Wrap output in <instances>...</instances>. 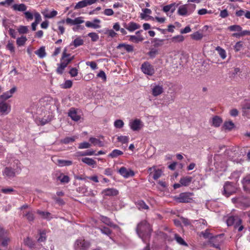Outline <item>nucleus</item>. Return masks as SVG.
Returning a JSON list of instances; mask_svg holds the SVG:
<instances>
[{
	"label": "nucleus",
	"mask_w": 250,
	"mask_h": 250,
	"mask_svg": "<svg viewBox=\"0 0 250 250\" xmlns=\"http://www.w3.org/2000/svg\"><path fill=\"white\" fill-rule=\"evenodd\" d=\"M119 173L125 178H127L129 177H133L135 175V173L132 170L127 169L124 167H122L119 169Z\"/></svg>",
	"instance_id": "7"
},
{
	"label": "nucleus",
	"mask_w": 250,
	"mask_h": 250,
	"mask_svg": "<svg viewBox=\"0 0 250 250\" xmlns=\"http://www.w3.org/2000/svg\"><path fill=\"white\" fill-rule=\"evenodd\" d=\"M72 86V82L70 80H66L62 84V87L65 89L70 88Z\"/></svg>",
	"instance_id": "63"
},
{
	"label": "nucleus",
	"mask_w": 250,
	"mask_h": 250,
	"mask_svg": "<svg viewBox=\"0 0 250 250\" xmlns=\"http://www.w3.org/2000/svg\"><path fill=\"white\" fill-rule=\"evenodd\" d=\"M223 127L225 129L230 130L234 127V124L232 121L225 122Z\"/></svg>",
	"instance_id": "46"
},
{
	"label": "nucleus",
	"mask_w": 250,
	"mask_h": 250,
	"mask_svg": "<svg viewBox=\"0 0 250 250\" xmlns=\"http://www.w3.org/2000/svg\"><path fill=\"white\" fill-rule=\"evenodd\" d=\"M123 154V152L122 151L115 149L112 151V152L108 155V156L111 158H115Z\"/></svg>",
	"instance_id": "30"
},
{
	"label": "nucleus",
	"mask_w": 250,
	"mask_h": 250,
	"mask_svg": "<svg viewBox=\"0 0 250 250\" xmlns=\"http://www.w3.org/2000/svg\"><path fill=\"white\" fill-rule=\"evenodd\" d=\"M22 215L23 217H25L29 222H33L35 219L32 211H23Z\"/></svg>",
	"instance_id": "28"
},
{
	"label": "nucleus",
	"mask_w": 250,
	"mask_h": 250,
	"mask_svg": "<svg viewBox=\"0 0 250 250\" xmlns=\"http://www.w3.org/2000/svg\"><path fill=\"white\" fill-rule=\"evenodd\" d=\"M242 220L241 219L238 220L237 223L235 224L234 228L237 229L238 231L239 232L241 231L244 229V227L242 225Z\"/></svg>",
	"instance_id": "55"
},
{
	"label": "nucleus",
	"mask_w": 250,
	"mask_h": 250,
	"mask_svg": "<svg viewBox=\"0 0 250 250\" xmlns=\"http://www.w3.org/2000/svg\"><path fill=\"white\" fill-rule=\"evenodd\" d=\"M129 126L133 131H139L143 127V125L140 119H136L129 123Z\"/></svg>",
	"instance_id": "8"
},
{
	"label": "nucleus",
	"mask_w": 250,
	"mask_h": 250,
	"mask_svg": "<svg viewBox=\"0 0 250 250\" xmlns=\"http://www.w3.org/2000/svg\"><path fill=\"white\" fill-rule=\"evenodd\" d=\"M164 39L154 38L153 41V45L155 47L162 46L163 44Z\"/></svg>",
	"instance_id": "45"
},
{
	"label": "nucleus",
	"mask_w": 250,
	"mask_h": 250,
	"mask_svg": "<svg viewBox=\"0 0 250 250\" xmlns=\"http://www.w3.org/2000/svg\"><path fill=\"white\" fill-rule=\"evenodd\" d=\"M250 35V30H243V31L238 32V33H233L232 37L236 38H240L245 36Z\"/></svg>",
	"instance_id": "31"
},
{
	"label": "nucleus",
	"mask_w": 250,
	"mask_h": 250,
	"mask_svg": "<svg viewBox=\"0 0 250 250\" xmlns=\"http://www.w3.org/2000/svg\"><path fill=\"white\" fill-rule=\"evenodd\" d=\"M190 37L192 39L199 41L201 40L203 37V35L202 33H200L199 31H196L193 34L190 35Z\"/></svg>",
	"instance_id": "38"
},
{
	"label": "nucleus",
	"mask_w": 250,
	"mask_h": 250,
	"mask_svg": "<svg viewBox=\"0 0 250 250\" xmlns=\"http://www.w3.org/2000/svg\"><path fill=\"white\" fill-rule=\"evenodd\" d=\"M82 161L88 166L94 167L96 165V162L93 159L88 157L83 158Z\"/></svg>",
	"instance_id": "27"
},
{
	"label": "nucleus",
	"mask_w": 250,
	"mask_h": 250,
	"mask_svg": "<svg viewBox=\"0 0 250 250\" xmlns=\"http://www.w3.org/2000/svg\"><path fill=\"white\" fill-rule=\"evenodd\" d=\"M90 146L91 145L89 143L87 142H83L79 144L78 148L79 149H85L89 148Z\"/></svg>",
	"instance_id": "60"
},
{
	"label": "nucleus",
	"mask_w": 250,
	"mask_h": 250,
	"mask_svg": "<svg viewBox=\"0 0 250 250\" xmlns=\"http://www.w3.org/2000/svg\"><path fill=\"white\" fill-rule=\"evenodd\" d=\"M95 154V151L93 150H87L85 151H78L75 155L77 157L84 156H91Z\"/></svg>",
	"instance_id": "26"
},
{
	"label": "nucleus",
	"mask_w": 250,
	"mask_h": 250,
	"mask_svg": "<svg viewBox=\"0 0 250 250\" xmlns=\"http://www.w3.org/2000/svg\"><path fill=\"white\" fill-rule=\"evenodd\" d=\"M68 114V116H69L71 119L74 121H78L81 118L80 116L77 114V111L74 108H70Z\"/></svg>",
	"instance_id": "20"
},
{
	"label": "nucleus",
	"mask_w": 250,
	"mask_h": 250,
	"mask_svg": "<svg viewBox=\"0 0 250 250\" xmlns=\"http://www.w3.org/2000/svg\"><path fill=\"white\" fill-rule=\"evenodd\" d=\"M0 241L3 247H6L10 241V238L8 236V231L3 234L2 236H0Z\"/></svg>",
	"instance_id": "17"
},
{
	"label": "nucleus",
	"mask_w": 250,
	"mask_h": 250,
	"mask_svg": "<svg viewBox=\"0 0 250 250\" xmlns=\"http://www.w3.org/2000/svg\"><path fill=\"white\" fill-rule=\"evenodd\" d=\"M18 30L20 34H26L28 31V28L26 26L21 25Z\"/></svg>",
	"instance_id": "58"
},
{
	"label": "nucleus",
	"mask_w": 250,
	"mask_h": 250,
	"mask_svg": "<svg viewBox=\"0 0 250 250\" xmlns=\"http://www.w3.org/2000/svg\"><path fill=\"white\" fill-rule=\"evenodd\" d=\"M135 230L138 236L146 244L143 250H150L149 241L153 230L152 226L146 220H144L137 224Z\"/></svg>",
	"instance_id": "1"
},
{
	"label": "nucleus",
	"mask_w": 250,
	"mask_h": 250,
	"mask_svg": "<svg viewBox=\"0 0 250 250\" xmlns=\"http://www.w3.org/2000/svg\"><path fill=\"white\" fill-rule=\"evenodd\" d=\"M83 44V41L80 37H78L76 38L73 42V44L74 45L75 47H77L80 45H82Z\"/></svg>",
	"instance_id": "49"
},
{
	"label": "nucleus",
	"mask_w": 250,
	"mask_h": 250,
	"mask_svg": "<svg viewBox=\"0 0 250 250\" xmlns=\"http://www.w3.org/2000/svg\"><path fill=\"white\" fill-rule=\"evenodd\" d=\"M35 53L40 58H43L46 55L45 49L44 46L41 47L39 49L35 52Z\"/></svg>",
	"instance_id": "29"
},
{
	"label": "nucleus",
	"mask_w": 250,
	"mask_h": 250,
	"mask_svg": "<svg viewBox=\"0 0 250 250\" xmlns=\"http://www.w3.org/2000/svg\"><path fill=\"white\" fill-rule=\"evenodd\" d=\"M17 172L18 171L16 170V169L11 167H6L3 171V174L4 176L10 178L15 177Z\"/></svg>",
	"instance_id": "10"
},
{
	"label": "nucleus",
	"mask_w": 250,
	"mask_h": 250,
	"mask_svg": "<svg viewBox=\"0 0 250 250\" xmlns=\"http://www.w3.org/2000/svg\"><path fill=\"white\" fill-rule=\"evenodd\" d=\"M100 230L102 233L106 234L108 236H109L111 234V232H112V231L110 230V229H109L108 228H107L105 227L101 228Z\"/></svg>",
	"instance_id": "62"
},
{
	"label": "nucleus",
	"mask_w": 250,
	"mask_h": 250,
	"mask_svg": "<svg viewBox=\"0 0 250 250\" xmlns=\"http://www.w3.org/2000/svg\"><path fill=\"white\" fill-rule=\"evenodd\" d=\"M75 139H76L75 137H66L61 140V143L64 144H67L70 142H74L75 140Z\"/></svg>",
	"instance_id": "57"
},
{
	"label": "nucleus",
	"mask_w": 250,
	"mask_h": 250,
	"mask_svg": "<svg viewBox=\"0 0 250 250\" xmlns=\"http://www.w3.org/2000/svg\"><path fill=\"white\" fill-rule=\"evenodd\" d=\"M58 179L62 183H68L70 181V178L67 175H64L63 174H61L58 177Z\"/></svg>",
	"instance_id": "43"
},
{
	"label": "nucleus",
	"mask_w": 250,
	"mask_h": 250,
	"mask_svg": "<svg viewBox=\"0 0 250 250\" xmlns=\"http://www.w3.org/2000/svg\"><path fill=\"white\" fill-rule=\"evenodd\" d=\"M100 220L104 223V224H106V225L115 228L116 227V225H115L110 220V219L106 216H104L103 215L100 216Z\"/></svg>",
	"instance_id": "22"
},
{
	"label": "nucleus",
	"mask_w": 250,
	"mask_h": 250,
	"mask_svg": "<svg viewBox=\"0 0 250 250\" xmlns=\"http://www.w3.org/2000/svg\"><path fill=\"white\" fill-rule=\"evenodd\" d=\"M223 121L218 116H215L212 118V125L215 127H219Z\"/></svg>",
	"instance_id": "35"
},
{
	"label": "nucleus",
	"mask_w": 250,
	"mask_h": 250,
	"mask_svg": "<svg viewBox=\"0 0 250 250\" xmlns=\"http://www.w3.org/2000/svg\"><path fill=\"white\" fill-rule=\"evenodd\" d=\"M192 178L190 176H186L181 178L180 180V183L183 186H188L191 182Z\"/></svg>",
	"instance_id": "23"
},
{
	"label": "nucleus",
	"mask_w": 250,
	"mask_h": 250,
	"mask_svg": "<svg viewBox=\"0 0 250 250\" xmlns=\"http://www.w3.org/2000/svg\"><path fill=\"white\" fill-rule=\"evenodd\" d=\"M216 50L218 51V54L222 59H225L226 58V51L220 46H217L216 48Z\"/></svg>",
	"instance_id": "44"
},
{
	"label": "nucleus",
	"mask_w": 250,
	"mask_h": 250,
	"mask_svg": "<svg viewBox=\"0 0 250 250\" xmlns=\"http://www.w3.org/2000/svg\"><path fill=\"white\" fill-rule=\"evenodd\" d=\"M164 92V88L162 85L154 84L152 88V95L154 97H157Z\"/></svg>",
	"instance_id": "12"
},
{
	"label": "nucleus",
	"mask_w": 250,
	"mask_h": 250,
	"mask_svg": "<svg viewBox=\"0 0 250 250\" xmlns=\"http://www.w3.org/2000/svg\"><path fill=\"white\" fill-rule=\"evenodd\" d=\"M6 48L8 49L11 53H15V47L12 41H9L6 45Z\"/></svg>",
	"instance_id": "54"
},
{
	"label": "nucleus",
	"mask_w": 250,
	"mask_h": 250,
	"mask_svg": "<svg viewBox=\"0 0 250 250\" xmlns=\"http://www.w3.org/2000/svg\"><path fill=\"white\" fill-rule=\"evenodd\" d=\"M175 10V3H172L168 5H167L163 7V10L164 12L167 13L170 11V13L172 14Z\"/></svg>",
	"instance_id": "32"
},
{
	"label": "nucleus",
	"mask_w": 250,
	"mask_h": 250,
	"mask_svg": "<svg viewBox=\"0 0 250 250\" xmlns=\"http://www.w3.org/2000/svg\"><path fill=\"white\" fill-rule=\"evenodd\" d=\"M58 165L60 167L68 166L72 164V162L69 160H64L58 159L57 160Z\"/></svg>",
	"instance_id": "40"
},
{
	"label": "nucleus",
	"mask_w": 250,
	"mask_h": 250,
	"mask_svg": "<svg viewBox=\"0 0 250 250\" xmlns=\"http://www.w3.org/2000/svg\"><path fill=\"white\" fill-rule=\"evenodd\" d=\"M58 67L56 69V72L58 74L62 75L63 73L64 69L66 67H65L64 64L61 62L60 64H58Z\"/></svg>",
	"instance_id": "50"
},
{
	"label": "nucleus",
	"mask_w": 250,
	"mask_h": 250,
	"mask_svg": "<svg viewBox=\"0 0 250 250\" xmlns=\"http://www.w3.org/2000/svg\"><path fill=\"white\" fill-rule=\"evenodd\" d=\"M16 91V87H13L9 91H6L1 95L0 96V99H1L3 101L7 100L12 96L13 94Z\"/></svg>",
	"instance_id": "16"
},
{
	"label": "nucleus",
	"mask_w": 250,
	"mask_h": 250,
	"mask_svg": "<svg viewBox=\"0 0 250 250\" xmlns=\"http://www.w3.org/2000/svg\"><path fill=\"white\" fill-rule=\"evenodd\" d=\"M87 6V5L85 2V0H83L82 1L78 2L77 3H76L74 8L75 9H80L82 8L85 7Z\"/></svg>",
	"instance_id": "51"
},
{
	"label": "nucleus",
	"mask_w": 250,
	"mask_h": 250,
	"mask_svg": "<svg viewBox=\"0 0 250 250\" xmlns=\"http://www.w3.org/2000/svg\"><path fill=\"white\" fill-rule=\"evenodd\" d=\"M223 234L211 237L209 239V243L211 246L214 248H220L221 244L223 242Z\"/></svg>",
	"instance_id": "4"
},
{
	"label": "nucleus",
	"mask_w": 250,
	"mask_h": 250,
	"mask_svg": "<svg viewBox=\"0 0 250 250\" xmlns=\"http://www.w3.org/2000/svg\"><path fill=\"white\" fill-rule=\"evenodd\" d=\"M137 205L138 208L140 209H147L149 208L148 206L142 200L139 201L137 203Z\"/></svg>",
	"instance_id": "52"
},
{
	"label": "nucleus",
	"mask_w": 250,
	"mask_h": 250,
	"mask_svg": "<svg viewBox=\"0 0 250 250\" xmlns=\"http://www.w3.org/2000/svg\"><path fill=\"white\" fill-rule=\"evenodd\" d=\"M171 40L173 42H180L184 40V37L182 35H177L173 37Z\"/></svg>",
	"instance_id": "48"
},
{
	"label": "nucleus",
	"mask_w": 250,
	"mask_h": 250,
	"mask_svg": "<svg viewBox=\"0 0 250 250\" xmlns=\"http://www.w3.org/2000/svg\"><path fill=\"white\" fill-rule=\"evenodd\" d=\"M228 29L230 31L241 32L243 31L242 30V28L241 26L237 24L229 26L228 27Z\"/></svg>",
	"instance_id": "42"
},
{
	"label": "nucleus",
	"mask_w": 250,
	"mask_h": 250,
	"mask_svg": "<svg viewBox=\"0 0 250 250\" xmlns=\"http://www.w3.org/2000/svg\"><path fill=\"white\" fill-rule=\"evenodd\" d=\"M178 14L180 16H186L188 14V10L186 5H182L179 7Z\"/></svg>",
	"instance_id": "39"
},
{
	"label": "nucleus",
	"mask_w": 250,
	"mask_h": 250,
	"mask_svg": "<svg viewBox=\"0 0 250 250\" xmlns=\"http://www.w3.org/2000/svg\"><path fill=\"white\" fill-rule=\"evenodd\" d=\"M117 140L122 144H126L129 141V137L125 136H120L118 137Z\"/></svg>",
	"instance_id": "56"
},
{
	"label": "nucleus",
	"mask_w": 250,
	"mask_h": 250,
	"mask_svg": "<svg viewBox=\"0 0 250 250\" xmlns=\"http://www.w3.org/2000/svg\"><path fill=\"white\" fill-rule=\"evenodd\" d=\"M74 57L70 58H65L64 59L61 60V63H62L65 65V67H67V65L73 60Z\"/></svg>",
	"instance_id": "64"
},
{
	"label": "nucleus",
	"mask_w": 250,
	"mask_h": 250,
	"mask_svg": "<svg viewBox=\"0 0 250 250\" xmlns=\"http://www.w3.org/2000/svg\"><path fill=\"white\" fill-rule=\"evenodd\" d=\"M238 220H241V219L238 216L230 215L228 217L226 222L228 226H235V224Z\"/></svg>",
	"instance_id": "21"
},
{
	"label": "nucleus",
	"mask_w": 250,
	"mask_h": 250,
	"mask_svg": "<svg viewBox=\"0 0 250 250\" xmlns=\"http://www.w3.org/2000/svg\"><path fill=\"white\" fill-rule=\"evenodd\" d=\"M64 23V21L62 20L58 22V29L59 31L58 32V35H62L65 32V28L63 26V24Z\"/></svg>",
	"instance_id": "41"
},
{
	"label": "nucleus",
	"mask_w": 250,
	"mask_h": 250,
	"mask_svg": "<svg viewBox=\"0 0 250 250\" xmlns=\"http://www.w3.org/2000/svg\"><path fill=\"white\" fill-rule=\"evenodd\" d=\"M88 36L91 38L92 42H97L99 39V35L95 32L89 33Z\"/></svg>",
	"instance_id": "53"
},
{
	"label": "nucleus",
	"mask_w": 250,
	"mask_h": 250,
	"mask_svg": "<svg viewBox=\"0 0 250 250\" xmlns=\"http://www.w3.org/2000/svg\"><path fill=\"white\" fill-rule=\"evenodd\" d=\"M114 125L116 128H121L123 127L124 123L122 120L119 119L114 122Z\"/></svg>",
	"instance_id": "61"
},
{
	"label": "nucleus",
	"mask_w": 250,
	"mask_h": 250,
	"mask_svg": "<svg viewBox=\"0 0 250 250\" xmlns=\"http://www.w3.org/2000/svg\"><path fill=\"white\" fill-rule=\"evenodd\" d=\"M46 231L45 230H40V237L38 238L37 241L39 243L45 242L46 240Z\"/></svg>",
	"instance_id": "34"
},
{
	"label": "nucleus",
	"mask_w": 250,
	"mask_h": 250,
	"mask_svg": "<svg viewBox=\"0 0 250 250\" xmlns=\"http://www.w3.org/2000/svg\"><path fill=\"white\" fill-rule=\"evenodd\" d=\"M27 39L25 36H21L18 38L16 40V43L18 46H23L26 42Z\"/></svg>",
	"instance_id": "36"
},
{
	"label": "nucleus",
	"mask_w": 250,
	"mask_h": 250,
	"mask_svg": "<svg viewBox=\"0 0 250 250\" xmlns=\"http://www.w3.org/2000/svg\"><path fill=\"white\" fill-rule=\"evenodd\" d=\"M236 188L232 184L229 182H226L224 186L223 194L226 197H229L235 192Z\"/></svg>",
	"instance_id": "6"
},
{
	"label": "nucleus",
	"mask_w": 250,
	"mask_h": 250,
	"mask_svg": "<svg viewBox=\"0 0 250 250\" xmlns=\"http://www.w3.org/2000/svg\"><path fill=\"white\" fill-rule=\"evenodd\" d=\"M174 239L176 242L181 245L188 246V244L185 240L178 234H174Z\"/></svg>",
	"instance_id": "37"
},
{
	"label": "nucleus",
	"mask_w": 250,
	"mask_h": 250,
	"mask_svg": "<svg viewBox=\"0 0 250 250\" xmlns=\"http://www.w3.org/2000/svg\"><path fill=\"white\" fill-rule=\"evenodd\" d=\"M24 243L33 250H39L41 245L34 243V242L29 237L24 239Z\"/></svg>",
	"instance_id": "9"
},
{
	"label": "nucleus",
	"mask_w": 250,
	"mask_h": 250,
	"mask_svg": "<svg viewBox=\"0 0 250 250\" xmlns=\"http://www.w3.org/2000/svg\"><path fill=\"white\" fill-rule=\"evenodd\" d=\"M101 22V21L98 19H95L93 20V22L90 21H87L85 22V26L88 28H93L94 29H97L101 27V26L99 24Z\"/></svg>",
	"instance_id": "18"
},
{
	"label": "nucleus",
	"mask_w": 250,
	"mask_h": 250,
	"mask_svg": "<svg viewBox=\"0 0 250 250\" xmlns=\"http://www.w3.org/2000/svg\"><path fill=\"white\" fill-rule=\"evenodd\" d=\"M193 193L192 192L181 193L178 197H176V200L179 203H191L193 201Z\"/></svg>",
	"instance_id": "3"
},
{
	"label": "nucleus",
	"mask_w": 250,
	"mask_h": 250,
	"mask_svg": "<svg viewBox=\"0 0 250 250\" xmlns=\"http://www.w3.org/2000/svg\"><path fill=\"white\" fill-rule=\"evenodd\" d=\"M116 48L117 49L121 51H126L127 52H132L134 50V47L132 45L124 43L119 44Z\"/></svg>",
	"instance_id": "14"
},
{
	"label": "nucleus",
	"mask_w": 250,
	"mask_h": 250,
	"mask_svg": "<svg viewBox=\"0 0 250 250\" xmlns=\"http://www.w3.org/2000/svg\"><path fill=\"white\" fill-rule=\"evenodd\" d=\"M162 170L159 169H155V171H154V173H153V178L154 179V180H157L158 178H159L161 175H162Z\"/></svg>",
	"instance_id": "59"
},
{
	"label": "nucleus",
	"mask_w": 250,
	"mask_h": 250,
	"mask_svg": "<svg viewBox=\"0 0 250 250\" xmlns=\"http://www.w3.org/2000/svg\"><path fill=\"white\" fill-rule=\"evenodd\" d=\"M90 246V242L81 238L76 240L74 248V250H88Z\"/></svg>",
	"instance_id": "2"
},
{
	"label": "nucleus",
	"mask_w": 250,
	"mask_h": 250,
	"mask_svg": "<svg viewBox=\"0 0 250 250\" xmlns=\"http://www.w3.org/2000/svg\"><path fill=\"white\" fill-rule=\"evenodd\" d=\"M12 8L15 11H26L27 9L26 6L23 4H15L13 5Z\"/></svg>",
	"instance_id": "25"
},
{
	"label": "nucleus",
	"mask_w": 250,
	"mask_h": 250,
	"mask_svg": "<svg viewBox=\"0 0 250 250\" xmlns=\"http://www.w3.org/2000/svg\"><path fill=\"white\" fill-rule=\"evenodd\" d=\"M142 72L149 76L153 75L155 73V70L153 65L149 62H144L141 65Z\"/></svg>",
	"instance_id": "5"
},
{
	"label": "nucleus",
	"mask_w": 250,
	"mask_h": 250,
	"mask_svg": "<svg viewBox=\"0 0 250 250\" xmlns=\"http://www.w3.org/2000/svg\"><path fill=\"white\" fill-rule=\"evenodd\" d=\"M129 37V41L130 42L136 43L142 42L144 40V38L142 35H139L138 36H136L135 35H130Z\"/></svg>",
	"instance_id": "24"
},
{
	"label": "nucleus",
	"mask_w": 250,
	"mask_h": 250,
	"mask_svg": "<svg viewBox=\"0 0 250 250\" xmlns=\"http://www.w3.org/2000/svg\"><path fill=\"white\" fill-rule=\"evenodd\" d=\"M102 194L106 196H115L119 194V191L114 188H107L102 191Z\"/></svg>",
	"instance_id": "15"
},
{
	"label": "nucleus",
	"mask_w": 250,
	"mask_h": 250,
	"mask_svg": "<svg viewBox=\"0 0 250 250\" xmlns=\"http://www.w3.org/2000/svg\"><path fill=\"white\" fill-rule=\"evenodd\" d=\"M11 111V106L4 101H0V111L2 114L7 115Z\"/></svg>",
	"instance_id": "11"
},
{
	"label": "nucleus",
	"mask_w": 250,
	"mask_h": 250,
	"mask_svg": "<svg viewBox=\"0 0 250 250\" xmlns=\"http://www.w3.org/2000/svg\"><path fill=\"white\" fill-rule=\"evenodd\" d=\"M124 26L126 29L130 32H133L135 30L138 29L141 27L140 24L133 21H131L127 24L125 23Z\"/></svg>",
	"instance_id": "13"
},
{
	"label": "nucleus",
	"mask_w": 250,
	"mask_h": 250,
	"mask_svg": "<svg viewBox=\"0 0 250 250\" xmlns=\"http://www.w3.org/2000/svg\"><path fill=\"white\" fill-rule=\"evenodd\" d=\"M37 213L41 215L43 219H49L51 213L49 212L42 211L40 210L37 211Z\"/></svg>",
	"instance_id": "47"
},
{
	"label": "nucleus",
	"mask_w": 250,
	"mask_h": 250,
	"mask_svg": "<svg viewBox=\"0 0 250 250\" xmlns=\"http://www.w3.org/2000/svg\"><path fill=\"white\" fill-rule=\"evenodd\" d=\"M89 141L94 146H98L100 147H102L104 146V143L102 141L94 137L90 138Z\"/></svg>",
	"instance_id": "33"
},
{
	"label": "nucleus",
	"mask_w": 250,
	"mask_h": 250,
	"mask_svg": "<svg viewBox=\"0 0 250 250\" xmlns=\"http://www.w3.org/2000/svg\"><path fill=\"white\" fill-rule=\"evenodd\" d=\"M242 184L244 190L250 193V175L243 178Z\"/></svg>",
	"instance_id": "19"
}]
</instances>
